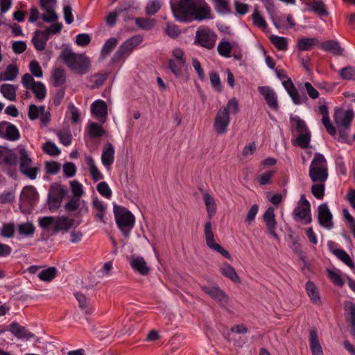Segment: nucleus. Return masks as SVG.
<instances>
[{
    "instance_id": "24",
    "label": "nucleus",
    "mask_w": 355,
    "mask_h": 355,
    "mask_svg": "<svg viewBox=\"0 0 355 355\" xmlns=\"http://www.w3.org/2000/svg\"><path fill=\"white\" fill-rule=\"evenodd\" d=\"M220 269L222 275L229 278L233 282L237 284H240L241 282V279L237 275L235 269L229 263H223L220 266Z\"/></svg>"
},
{
    "instance_id": "5",
    "label": "nucleus",
    "mask_w": 355,
    "mask_h": 355,
    "mask_svg": "<svg viewBox=\"0 0 355 355\" xmlns=\"http://www.w3.org/2000/svg\"><path fill=\"white\" fill-rule=\"evenodd\" d=\"M293 216L296 221H304V224L311 223V205L304 194L301 195L297 205L293 210Z\"/></svg>"
},
{
    "instance_id": "42",
    "label": "nucleus",
    "mask_w": 355,
    "mask_h": 355,
    "mask_svg": "<svg viewBox=\"0 0 355 355\" xmlns=\"http://www.w3.org/2000/svg\"><path fill=\"white\" fill-rule=\"evenodd\" d=\"M334 254L350 268L353 269L355 268L354 263L345 250L342 249H336L334 251Z\"/></svg>"
},
{
    "instance_id": "52",
    "label": "nucleus",
    "mask_w": 355,
    "mask_h": 355,
    "mask_svg": "<svg viewBox=\"0 0 355 355\" xmlns=\"http://www.w3.org/2000/svg\"><path fill=\"white\" fill-rule=\"evenodd\" d=\"M311 140V133H302L300 134L295 139V143L297 146L303 149H306L309 146Z\"/></svg>"
},
{
    "instance_id": "57",
    "label": "nucleus",
    "mask_w": 355,
    "mask_h": 355,
    "mask_svg": "<svg viewBox=\"0 0 355 355\" xmlns=\"http://www.w3.org/2000/svg\"><path fill=\"white\" fill-rule=\"evenodd\" d=\"M184 64V62L177 60H170L168 61V68L176 76H180L182 74V68Z\"/></svg>"
},
{
    "instance_id": "31",
    "label": "nucleus",
    "mask_w": 355,
    "mask_h": 355,
    "mask_svg": "<svg viewBox=\"0 0 355 355\" xmlns=\"http://www.w3.org/2000/svg\"><path fill=\"white\" fill-rule=\"evenodd\" d=\"M21 198L29 204H33L38 199V193L33 186H26L23 189Z\"/></svg>"
},
{
    "instance_id": "45",
    "label": "nucleus",
    "mask_w": 355,
    "mask_h": 355,
    "mask_svg": "<svg viewBox=\"0 0 355 355\" xmlns=\"http://www.w3.org/2000/svg\"><path fill=\"white\" fill-rule=\"evenodd\" d=\"M88 132L91 137L96 138L103 136L105 130L101 125L92 122L89 125Z\"/></svg>"
},
{
    "instance_id": "55",
    "label": "nucleus",
    "mask_w": 355,
    "mask_h": 355,
    "mask_svg": "<svg viewBox=\"0 0 355 355\" xmlns=\"http://www.w3.org/2000/svg\"><path fill=\"white\" fill-rule=\"evenodd\" d=\"M43 150L48 155L51 156H56L60 153V150L55 146V144L51 141H46L43 145Z\"/></svg>"
},
{
    "instance_id": "41",
    "label": "nucleus",
    "mask_w": 355,
    "mask_h": 355,
    "mask_svg": "<svg viewBox=\"0 0 355 355\" xmlns=\"http://www.w3.org/2000/svg\"><path fill=\"white\" fill-rule=\"evenodd\" d=\"M271 43L279 51H286L288 48V42L286 37L272 35L269 37Z\"/></svg>"
},
{
    "instance_id": "40",
    "label": "nucleus",
    "mask_w": 355,
    "mask_h": 355,
    "mask_svg": "<svg viewBox=\"0 0 355 355\" xmlns=\"http://www.w3.org/2000/svg\"><path fill=\"white\" fill-rule=\"evenodd\" d=\"M17 230L20 235L32 236L35 233V228L32 223L27 222L19 224Z\"/></svg>"
},
{
    "instance_id": "16",
    "label": "nucleus",
    "mask_w": 355,
    "mask_h": 355,
    "mask_svg": "<svg viewBox=\"0 0 355 355\" xmlns=\"http://www.w3.org/2000/svg\"><path fill=\"white\" fill-rule=\"evenodd\" d=\"M258 90L264 97L268 107L272 110H277L279 105L275 92L267 86L259 87Z\"/></svg>"
},
{
    "instance_id": "33",
    "label": "nucleus",
    "mask_w": 355,
    "mask_h": 355,
    "mask_svg": "<svg viewBox=\"0 0 355 355\" xmlns=\"http://www.w3.org/2000/svg\"><path fill=\"white\" fill-rule=\"evenodd\" d=\"M86 162L89 166L90 175L92 180L94 182H98L99 180H103V175L96 167L94 159L92 157H87Z\"/></svg>"
},
{
    "instance_id": "39",
    "label": "nucleus",
    "mask_w": 355,
    "mask_h": 355,
    "mask_svg": "<svg viewBox=\"0 0 355 355\" xmlns=\"http://www.w3.org/2000/svg\"><path fill=\"white\" fill-rule=\"evenodd\" d=\"M135 20L136 25L144 30H150L156 24V20L151 18L137 17Z\"/></svg>"
},
{
    "instance_id": "15",
    "label": "nucleus",
    "mask_w": 355,
    "mask_h": 355,
    "mask_svg": "<svg viewBox=\"0 0 355 355\" xmlns=\"http://www.w3.org/2000/svg\"><path fill=\"white\" fill-rule=\"evenodd\" d=\"M263 219L266 223L268 233L277 239L278 235L275 230L277 222L275 219V209L272 207H270L266 209L263 216Z\"/></svg>"
},
{
    "instance_id": "6",
    "label": "nucleus",
    "mask_w": 355,
    "mask_h": 355,
    "mask_svg": "<svg viewBox=\"0 0 355 355\" xmlns=\"http://www.w3.org/2000/svg\"><path fill=\"white\" fill-rule=\"evenodd\" d=\"M216 39L217 35L207 27L196 31L195 43L210 50L215 46Z\"/></svg>"
},
{
    "instance_id": "61",
    "label": "nucleus",
    "mask_w": 355,
    "mask_h": 355,
    "mask_svg": "<svg viewBox=\"0 0 355 355\" xmlns=\"http://www.w3.org/2000/svg\"><path fill=\"white\" fill-rule=\"evenodd\" d=\"M252 18L254 25L262 28H265L266 27L267 24L264 18L261 15L259 11L257 8L254 9Z\"/></svg>"
},
{
    "instance_id": "30",
    "label": "nucleus",
    "mask_w": 355,
    "mask_h": 355,
    "mask_svg": "<svg viewBox=\"0 0 355 355\" xmlns=\"http://www.w3.org/2000/svg\"><path fill=\"white\" fill-rule=\"evenodd\" d=\"M203 200L207 211V216L210 220L216 213V203L214 198L207 192L204 193Z\"/></svg>"
},
{
    "instance_id": "21",
    "label": "nucleus",
    "mask_w": 355,
    "mask_h": 355,
    "mask_svg": "<svg viewBox=\"0 0 355 355\" xmlns=\"http://www.w3.org/2000/svg\"><path fill=\"white\" fill-rule=\"evenodd\" d=\"M114 158V149L111 143H107L105 145L101 155V161L103 164L110 169V166L112 164Z\"/></svg>"
},
{
    "instance_id": "35",
    "label": "nucleus",
    "mask_w": 355,
    "mask_h": 355,
    "mask_svg": "<svg viewBox=\"0 0 355 355\" xmlns=\"http://www.w3.org/2000/svg\"><path fill=\"white\" fill-rule=\"evenodd\" d=\"M133 51L130 46L126 42H123L118 49L114 55L113 59L115 61H119L126 58Z\"/></svg>"
},
{
    "instance_id": "25",
    "label": "nucleus",
    "mask_w": 355,
    "mask_h": 355,
    "mask_svg": "<svg viewBox=\"0 0 355 355\" xmlns=\"http://www.w3.org/2000/svg\"><path fill=\"white\" fill-rule=\"evenodd\" d=\"M73 223L74 219L73 218H69L66 216L59 217L55 220L54 232L67 231L73 226Z\"/></svg>"
},
{
    "instance_id": "3",
    "label": "nucleus",
    "mask_w": 355,
    "mask_h": 355,
    "mask_svg": "<svg viewBox=\"0 0 355 355\" xmlns=\"http://www.w3.org/2000/svg\"><path fill=\"white\" fill-rule=\"evenodd\" d=\"M114 214L118 227L123 236L128 238L135 225L134 215L126 208L116 205L114 206Z\"/></svg>"
},
{
    "instance_id": "13",
    "label": "nucleus",
    "mask_w": 355,
    "mask_h": 355,
    "mask_svg": "<svg viewBox=\"0 0 355 355\" xmlns=\"http://www.w3.org/2000/svg\"><path fill=\"white\" fill-rule=\"evenodd\" d=\"M0 136L4 139L14 141L20 137V134L15 125L6 121L0 122Z\"/></svg>"
},
{
    "instance_id": "60",
    "label": "nucleus",
    "mask_w": 355,
    "mask_h": 355,
    "mask_svg": "<svg viewBox=\"0 0 355 355\" xmlns=\"http://www.w3.org/2000/svg\"><path fill=\"white\" fill-rule=\"evenodd\" d=\"M327 272L328 277L335 285L340 287H342L344 285V280L338 273L330 269H327Z\"/></svg>"
},
{
    "instance_id": "48",
    "label": "nucleus",
    "mask_w": 355,
    "mask_h": 355,
    "mask_svg": "<svg viewBox=\"0 0 355 355\" xmlns=\"http://www.w3.org/2000/svg\"><path fill=\"white\" fill-rule=\"evenodd\" d=\"M311 187V193L317 199H322L324 195V182H315Z\"/></svg>"
},
{
    "instance_id": "62",
    "label": "nucleus",
    "mask_w": 355,
    "mask_h": 355,
    "mask_svg": "<svg viewBox=\"0 0 355 355\" xmlns=\"http://www.w3.org/2000/svg\"><path fill=\"white\" fill-rule=\"evenodd\" d=\"M29 68H30V71H31V73L34 76H35L37 78H40L42 76V75H43L42 69L39 62L37 60H32L29 64Z\"/></svg>"
},
{
    "instance_id": "46",
    "label": "nucleus",
    "mask_w": 355,
    "mask_h": 355,
    "mask_svg": "<svg viewBox=\"0 0 355 355\" xmlns=\"http://www.w3.org/2000/svg\"><path fill=\"white\" fill-rule=\"evenodd\" d=\"M233 49V46L229 42L222 41L217 47L218 53L223 57L228 58L230 56V53Z\"/></svg>"
},
{
    "instance_id": "11",
    "label": "nucleus",
    "mask_w": 355,
    "mask_h": 355,
    "mask_svg": "<svg viewBox=\"0 0 355 355\" xmlns=\"http://www.w3.org/2000/svg\"><path fill=\"white\" fill-rule=\"evenodd\" d=\"M230 121V113L225 109H219L216 113L214 128L218 135H223L227 131Z\"/></svg>"
},
{
    "instance_id": "56",
    "label": "nucleus",
    "mask_w": 355,
    "mask_h": 355,
    "mask_svg": "<svg viewBox=\"0 0 355 355\" xmlns=\"http://www.w3.org/2000/svg\"><path fill=\"white\" fill-rule=\"evenodd\" d=\"M107 73H98L92 76L91 78H95V80L94 81V84L90 87V88L92 89H94L101 87L107 79Z\"/></svg>"
},
{
    "instance_id": "63",
    "label": "nucleus",
    "mask_w": 355,
    "mask_h": 355,
    "mask_svg": "<svg viewBox=\"0 0 355 355\" xmlns=\"http://www.w3.org/2000/svg\"><path fill=\"white\" fill-rule=\"evenodd\" d=\"M44 10L46 13L43 14L41 17L43 21L46 22H54L58 19V17L54 8H48Z\"/></svg>"
},
{
    "instance_id": "37",
    "label": "nucleus",
    "mask_w": 355,
    "mask_h": 355,
    "mask_svg": "<svg viewBox=\"0 0 355 355\" xmlns=\"http://www.w3.org/2000/svg\"><path fill=\"white\" fill-rule=\"evenodd\" d=\"M66 81L65 71L63 69L57 68L52 75V83L54 87H59Z\"/></svg>"
},
{
    "instance_id": "47",
    "label": "nucleus",
    "mask_w": 355,
    "mask_h": 355,
    "mask_svg": "<svg viewBox=\"0 0 355 355\" xmlns=\"http://www.w3.org/2000/svg\"><path fill=\"white\" fill-rule=\"evenodd\" d=\"M164 32L171 38H176L181 33L179 26L171 22L166 23Z\"/></svg>"
},
{
    "instance_id": "7",
    "label": "nucleus",
    "mask_w": 355,
    "mask_h": 355,
    "mask_svg": "<svg viewBox=\"0 0 355 355\" xmlns=\"http://www.w3.org/2000/svg\"><path fill=\"white\" fill-rule=\"evenodd\" d=\"M67 191L60 184H53L49 191L48 204L50 211H53L59 208L62 198L67 194Z\"/></svg>"
},
{
    "instance_id": "27",
    "label": "nucleus",
    "mask_w": 355,
    "mask_h": 355,
    "mask_svg": "<svg viewBox=\"0 0 355 355\" xmlns=\"http://www.w3.org/2000/svg\"><path fill=\"white\" fill-rule=\"evenodd\" d=\"M309 340L313 355H323L322 349L318 340L317 331L315 329L310 331Z\"/></svg>"
},
{
    "instance_id": "4",
    "label": "nucleus",
    "mask_w": 355,
    "mask_h": 355,
    "mask_svg": "<svg viewBox=\"0 0 355 355\" xmlns=\"http://www.w3.org/2000/svg\"><path fill=\"white\" fill-rule=\"evenodd\" d=\"M354 116V112L351 110L344 111L336 109L335 110L334 121L338 129L339 139L343 142L348 141L349 128Z\"/></svg>"
},
{
    "instance_id": "26",
    "label": "nucleus",
    "mask_w": 355,
    "mask_h": 355,
    "mask_svg": "<svg viewBox=\"0 0 355 355\" xmlns=\"http://www.w3.org/2000/svg\"><path fill=\"white\" fill-rule=\"evenodd\" d=\"M319 45L324 51H331L336 55H342L343 51V49L335 40H327L320 43Z\"/></svg>"
},
{
    "instance_id": "28",
    "label": "nucleus",
    "mask_w": 355,
    "mask_h": 355,
    "mask_svg": "<svg viewBox=\"0 0 355 355\" xmlns=\"http://www.w3.org/2000/svg\"><path fill=\"white\" fill-rule=\"evenodd\" d=\"M306 291L311 302L317 305L321 304V298L317 286L312 282H307L306 284Z\"/></svg>"
},
{
    "instance_id": "20",
    "label": "nucleus",
    "mask_w": 355,
    "mask_h": 355,
    "mask_svg": "<svg viewBox=\"0 0 355 355\" xmlns=\"http://www.w3.org/2000/svg\"><path fill=\"white\" fill-rule=\"evenodd\" d=\"M17 156L6 148L0 147V164L12 166L17 164Z\"/></svg>"
},
{
    "instance_id": "51",
    "label": "nucleus",
    "mask_w": 355,
    "mask_h": 355,
    "mask_svg": "<svg viewBox=\"0 0 355 355\" xmlns=\"http://www.w3.org/2000/svg\"><path fill=\"white\" fill-rule=\"evenodd\" d=\"M31 89L35 94V97L38 100L41 101L45 98L46 94V88L42 82H37L34 87H32Z\"/></svg>"
},
{
    "instance_id": "1",
    "label": "nucleus",
    "mask_w": 355,
    "mask_h": 355,
    "mask_svg": "<svg viewBox=\"0 0 355 355\" xmlns=\"http://www.w3.org/2000/svg\"><path fill=\"white\" fill-rule=\"evenodd\" d=\"M174 18L182 23L202 21L213 18L211 9L205 0H171Z\"/></svg>"
},
{
    "instance_id": "58",
    "label": "nucleus",
    "mask_w": 355,
    "mask_h": 355,
    "mask_svg": "<svg viewBox=\"0 0 355 355\" xmlns=\"http://www.w3.org/2000/svg\"><path fill=\"white\" fill-rule=\"evenodd\" d=\"M96 189L102 196L108 199L111 198L112 193L106 182H101L98 183Z\"/></svg>"
},
{
    "instance_id": "50",
    "label": "nucleus",
    "mask_w": 355,
    "mask_h": 355,
    "mask_svg": "<svg viewBox=\"0 0 355 355\" xmlns=\"http://www.w3.org/2000/svg\"><path fill=\"white\" fill-rule=\"evenodd\" d=\"M56 275V269L54 267H50L47 269L42 270L39 275V278L45 282L51 281Z\"/></svg>"
},
{
    "instance_id": "22",
    "label": "nucleus",
    "mask_w": 355,
    "mask_h": 355,
    "mask_svg": "<svg viewBox=\"0 0 355 355\" xmlns=\"http://www.w3.org/2000/svg\"><path fill=\"white\" fill-rule=\"evenodd\" d=\"M319 44V40L315 37H302L298 40L296 46L300 51H311Z\"/></svg>"
},
{
    "instance_id": "43",
    "label": "nucleus",
    "mask_w": 355,
    "mask_h": 355,
    "mask_svg": "<svg viewBox=\"0 0 355 355\" xmlns=\"http://www.w3.org/2000/svg\"><path fill=\"white\" fill-rule=\"evenodd\" d=\"M75 297L79 303V307L81 309H85L87 314H91L93 312V309L89 307V299L85 295L81 293H76Z\"/></svg>"
},
{
    "instance_id": "23",
    "label": "nucleus",
    "mask_w": 355,
    "mask_h": 355,
    "mask_svg": "<svg viewBox=\"0 0 355 355\" xmlns=\"http://www.w3.org/2000/svg\"><path fill=\"white\" fill-rule=\"evenodd\" d=\"M48 40L49 37L42 31H37L35 32L32 42L35 49L41 51L46 48Z\"/></svg>"
},
{
    "instance_id": "19",
    "label": "nucleus",
    "mask_w": 355,
    "mask_h": 355,
    "mask_svg": "<svg viewBox=\"0 0 355 355\" xmlns=\"http://www.w3.org/2000/svg\"><path fill=\"white\" fill-rule=\"evenodd\" d=\"M10 331L19 339H27L34 336V334L30 332L28 330L26 329V327L21 326L19 323L16 322H12L10 324Z\"/></svg>"
},
{
    "instance_id": "12",
    "label": "nucleus",
    "mask_w": 355,
    "mask_h": 355,
    "mask_svg": "<svg viewBox=\"0 0 355 355\" xmlns=\"http://www.w3.org/2000/svg\"><path fill=\"white\" fill-rule=\"evenodd\" d=\"M332 218V214L326 203L319 205L318 208V220L321 226L328 230L331 229L334 226Z\"/></svg>"
},
{
    "instance_id": "36",
    "label": "nucleus",
    "mask_w": 355,
    "mask_h": 355,
    "mask_svg": "<svg viewBox=\"0 0 355 355\" xmlns=\"http://www.w3.org/2000/svg\"><path fill=\"white\" fill-rule=\"evenodd\" d=\"M17 88L11 84H3L0 87V92L6 98L10 101H15Z\"/></svg>"
},
{
    "instance_id": "44",
    "label": "nucleus",
    "mask_w": 355,
    "mask_h": 355,
    "mask_svg": "<svg viewBox=\"0 0 355 355\" xmlns=\"http://www.w3.org/2000/svg\"><path fill=\"white\" fill-rule=\"evenodd\" d=\"M339 76L344 80H355V67L347 66L339 71Z\"/></svg>"
},
{
    "instance_id": "8",
    "label": "nucleus",
    "mask_w": 355,
    "mask_h": 355,
    "mask_svg": "<svg viewBox=\"0 0 355 355\" xmlns=\"http://www.w3.org/2000/svg\"><path fill=\"white\" fill-rule=\"evenodd\" d=\"M201 289L221 307L227 309L230 299L228 295L217 286H200Z\"/></svg>"
},
{
    "instance_id": "29",
    "label": "nucleus",
    "mask_w": 355,
    "mask_h": 355,
    "mask_svg": "<svg viewBox=\"0 0 355 355\" xmlns=\"http://www.w3.org/2000/svg\"><path fill=\"white\" fill-rule=\"evenodd\" d=\"M309 175L313 182H325L328 178V169L309 168Z\"/></svg>"
},
{
    "instance_id": "49",
    "label": "nucleus",
    "mask_w": 355,
    "mask_h": 355,
    "mask_svg": "<svg viewBox=\"0 0 355 355\" xmlns=\"http://www.w3.org/2000/svg\"><path fill=\"white\" fill-rule=\"evenodd\" d=\"M117 44V40L115 37H111L105 42L102 50L101 55L103 57L108 55L111 51L116 47Z\"/></svg>"
},
{
    "instance_id": "64",
    "label": "nucleus",
    "mask_w": 355,
    "mask_h": 355,
    "mask_svg": "<svg viewBox=\"0 0 355 355\" xmlns=\"http://www.w3.org/2000/svg\"><path fill=\"white\" fill-rule=\"evenodd\" d=\"M71 191L73 194V197L80 198L83 194L82 184L77 180H73L70 182Z\"/></svg>"
},
{
    "instance_id": "18",
    "label": "nucleus",
    "mask_w": 355,
    "mask_h": 355,
    "mask_svg": "<svg viewBox=\"0 0 355 355\" xmlns=\"http://www.w3.org/2000/svg\"><path fill=\"white\" fill-rule=\"evenodd\" d=\"M282 84L295 104L300 105L302 104L304 101L307 100L305 95L300 96L291 78H288V80L284 81Z\"/></svg>"
},
{
    "instance_id": "9",
    "label": "nucleus",
    "mask_w": 355,
    "mask_h": 355,
    "mask_svg": "<svg viewBox=\"0 0 355 355\" xmlns=\"http://www.w3.org/2000/svg\"><path fill=\"white\" fill-rule=\"evenodd\" d=\"M19 170L21 173L28 178L35 180L40 171V168L38 166H31L32 160L24 148L19 150Z\"/></svg>"
},
{
    "instance_id": "59",
    "label": "nucleus",
    "mask_w": 355,
    "mask_h": 355,
    "mask_svg": "<svg viewBox=\"0 0 355 355\" xmlns=\"http://www.w3.org/2000/svg\"><path fill=\"white\" fill-rule=\"evenodd\" d=\"M15 234L14 223H4L1 230V235L4 238H12Z\"/></svg>"
},
{
    "instance_id": "34",
    "label": "nucleus",
    "mask_w": 355,
    "mask_h": 355,
    "mask_svg": "<svg viewBox=\"0 0 355 355\" xmlns=\"http://www.w3.org/2000/svg\"><path fill=\"white\" fill-rule=\"evenodd\" d=\"M309 168L313 169H328L327 162L321 153H316L311 161Z\"/></svg>"
},
{
    "instance_id": "14",
    "label": "nucleus",
    "mask_w": 355,
    "mask_h": 355,
    "mask_svg": "<svg viewBox=\"0 0 355 355\" xmlns=\"http://www.w3.org/2000/svg\"><path fill=\"white\" fill-rule=\"evenodd\" d=\"M128 259L130 265L135 272L144 276L150 273V268L148 266L144 257L132 255Z\"/></svg>"
},
{
    "instance_id": "53",
    "label": "nucleus",
    "mask_w": 355,
    "mask_h": 355,
    "mask_svg": "<svg viewBox=\"0 0 355 355\" xmlns=\"http://www.w3.org/2000/svg\"><path fill=\"white\" fill-rule=\"evenodd\" d=\"M161 8V3L157 0L150 1L146 6V14L152 16L156 14Z\"/></svg>"
},
{
    "instance_id": "54",
    "label": "nucleus",
    "mask_w": 355,
    "mask_h": 355,
    "mask_svg": "<svg viewBox=\"0 0 355 355\" xmlns=\"http://www.w3.org/2000/svg\"><path fill=\"white\" fill-rule=\"evenodd\" d=\"M311 9L320 16H327L329 14L324 3L322 1H313Z\"/></svg>"
},
{
    "instance_id": "10",
    "label": "nucleus",
    "mask_w": 355,
    "mask_h": 355,
    "mask_svg": "<svg viewBox=\"0 0 355 355\" xmlns=\"http://www.w3.org/2000/svg\"><path fill=\"white\" fill-rule=\"evenodd\" d=\"M205 236L207 245L211 250L220 253L224 257L231 259V255L220 244L214 242V235L212 231L211 223L207 221L205 225Z\"/></svg>"
},
{
    "instance_id": "17",
    "label": "nucleus",
    "mask_w": 355,
    "mask_h": 355,
    "mask_svg": "<svg viewBox=\"0 0 355 355\" xmlns=\"http://www.w3.org/2000/svg\"><path fill=\"white\" fill-rule=\"evenodd\" d=\"M91 112L93 115L99 119L100 122L105 123L107 116V106L102 100L95 101L91 105Z\"/></svg>"
},
{
    "instance_id": "2",
    "label": "nucleus",
    "mask_w": 355,
    "mask_h": 355,
    "mask_svg": "<svg viewBox=\"0 0 355 355\" xmlns=\"http://www.w3.org/2000/svg\"><path fill=\"white\" fill-rule=\"evenodd\" d=\"M60 57L64 64L76 73L85 74L88 72L90 61L85 55L77 54L70 49H64Z\"/></svg>"
},
{
    "instance_id": "32",
    "label": "nucleus",
    "mask_w": 355,
    "mask_h": 355,
    "mask_svg": "<svg viewBox=\"0 0 355 355\" xmlns=\"http://www.w3.org/2000/svg\"><path fill=\"white\" fill-rule=\"evenodd\" d=\"M19 73V69L16 64H9L4 72L0 74L1 80H13Z\"/></svg>"
},
{
    "instance_id": "38",
    "label": "nucleus",
    "mask_w": 355,
    "mask_h": 355,
    "mask_svg": "<svg viewBox=\"0 0 355 355\" xmlns=\"http://www.w3.org/2000/svg\"><path fill=\"white\" fill-rule=\"evenodd\" d=\"M214 8L221 15H227L231 12L228 0H212Z\"/></svg>"
}]
</instances>
